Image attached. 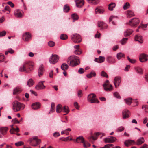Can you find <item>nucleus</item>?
<instances>
[{"label":"nucleus","instance_id":"nucleus-1","mask_svg":"<svg viewBox=\"0 0 148 148\" xmlns=\"http://www.w3.org/2000/svg\"><path fill=\"white\" fill-rule=\"evenodd\" d=\"M67 62L69 66L74 67L80 64V60L79 57L72 55L68 58Z\"/></svg>","mask_w":148,"mask_h":148},{"label":"nucleus","instance_id":"nucleus-2","mask_svg":"<svg viewBox=\"0 0 148 148\" xmlns=\"http://www.w3.org/2000/svg\"><path fill=\"white\" fill-rule=\"evenodd\" d=\"M33 65V63L29 62H26L24 63L22 66L19 68V70L21 72H29L33 69L32 67Z\"/></svg>","mask_w":148,"mask_h":148},{"label":"nucleus","instance_id":"nucleus-3","mask_svg":"<svg viewBox=\"0 0 148 148\" xmlns=\"http://www.w3.org/2000/svg\"><path fill=\"white\" fill-rule=\"evenodd\" d=\"M25 108V105L17 101H14L12 103V108L14 112L22 110Z\"/></svg>","mask_w":148,"mask_h":148},{"label":"nucleus","instance_id":"nucleus-4","mask_svg":"<svg viewBox=\"0 0 148 148\" xmlns=\"http://www.w3.org/2000/svg\"><path fill=\"white\" fill-rule=\"evenodd\" d=\"M71 38L72 40L75 43H79L81 42L82 40L80 36L77 33L72 35Z\"/></svg>","mask_w":148,"mask_h":148},{"label":"nucleus","instance_id":"nucleus-5","mask_svg":"<svg viewBox=\"0 0 148 148\" xmlns=\"http://www.w3.org/2000/svg\"><path fill=\"white\" fill-rule=\"evenodd\" d=\"M59 59V56L56 54H52L50 57L49 61L51 64H54L57 63Z\"/></svg>","mask_w":148,"mask_h":148},{"label":"nucleus","instance_id":"nucleus-6","mask_svg":"<svg viewBox=\"0 0 148 148\" xmlns=\"http://www.w3.org/2000/svg\"><path fill=\"white\" fill-rule=\"evenodd\" d=\"M104 89L105 90L107 91H110L113 90V88L112 85L110 83L109 81L106 80L103 84Z\"/></svg>","mask_w":148,"mask_h":148},{"label":"nucleus","instance_id":"nucleus-7","mask_svg":"<svg viewBox=\"0 0 148 148\" xmlns=\"http://www.w3.org/2000/svg\"><path fill=\"white\" fill-rule=\"evenodd\" d=\"M88 99L91 103H98L99 102L96 99V95L94 94H91L89 95L88 97Z\"/></svg>","mask_w":148,"mask_h":148},{"label":"nucleus","instance_id":"nucleus-8","mask_svg":"<svg viewBox=\"0 0 148 148\" xmlns=\"http://www.w3.org/2000/svg\"><path fill=\"white\" fill-rule=\"evenodd\" d=\"M139 23V19L137 18L132 19L129 22V24L132 27H134Z\"/></svg>","mask_w":148,"mask_h":148},{"label":"nucleus","instance_id":"nucleus-9","mask_svg":"<svg viewBox=\"0 0 148 148\" xmlns=\"http://www.w3.org/2000/svg\"><path fill=\"white\" fill-rule=\"evenodd\" d=\"M116 140V138L114 137L108 136L104 138V141L105 143H112L114 142Z\"/></svg>","mask_w":148,"mask_h":148},{"label":"nucleus","instance_id":"nucleus-10","mask_svg":"<svg viewBox=\"0 0 148 148\" xmlns=\"http://www.w3.org/2000/svg\"><path fill=\"white\" fill-rule=\"evenodd\" d=\"M148 60V55H147L143 53L141 54L139 56V60L142 62L147 61Z\"/></svg>","mask_w":148,"mask_h":148},{"label":"nucleus","instance_id":"nucleus-11","mask_svg":"<svg viewBox=\"0 0 148 148\" xmlns=\"http://www.w3.org/2000/svg\"><path fill=\"white\" fill-rule=\"evenodd\" d=\"M106 60L107 62L109 64H113L116 62L115 58L112 56H109L107 57Z\"/></svg>","mask_w":148,"mask_h":148},{"label":"nucleus","instance_id":"nucleus-12","mask_svg":"<svg viewBox=\"0 0 148 148\" xmlns=\"http://www.w3.org/2000/svg\"><path fill=\"white\" fill-rule=\"evenodd\" d=\"M121 82V77L119 76L115 77L114 81V83L116 88H117L120 85Z\"/></svg>","mask_w":148,"mask_h":148},{"label":"nucleus","instance_id":"nucleus-13","mask_svg":"<svg viewBox=\"0 0 148 148\" xmlns=\"http://www.w3.org/2000/svg\"><path fill=\"white\" fill-rule=\"evenodd\" d=\"M44 81H41L39 82L35 86V88L37 90L44 89L45 87L44 85Z\"/></svg>","mask_w":148,"mask_h":148},{"label":"nucleus","instance_id":"nucleus-14","mask_svg":"<svg viewBox=\"0 0 148 148\" xmlns=\"http://www.w3.org/2000/svg\"><path fill=\"white\" fill-rule=\"evenodd\" d=\"M124 144L126 146L128 147L130 145H135L136 142L134 140L128 139L125 141Z\"/></svg>","mask_w":148,"mask_h":148},{"label":"nucleus","instance_id":"nucleus-15","mask_svg":"<svg viewBox=\"0 0 148 148\" xmlns=\"http://www.w3.org/2000/svg\"><path fill=\"white\" fill-rule=\"evenodd\" d=\"M129 111L127 109L123 110L122 112V116L123 119H126L129 117Z\"/></svg>","mask_w":148,"mask_h":148},{"label":"nucleus","instance_id":"nucleus-16","mask_svg":"<svg viewBox=\"0 0 148 148\" xmlns=\"http://www.w3.org/2000/svg\"><path fill=\"white\" fill-rule=\"evenodd\" d=\"M31 37V34L28 32H26L23 35L22 38L24 41H27L29 40Z\"/></svg>","mask_w":148,"mask_h":148},{"label":"nucleus","instance_id":"nucleus-17","mask_svg":"<svg viewBox=\"0 0 148 148\" xmlns=\"http://www.w3.org/2000/svg\"><path fill=\"white\" fill-rule=\"evenodd\" d=\"M104 11V9L100 7H97L95 9V14H101L103 13Z\"/></svg>","mask_w":148,"mask_h":148},{"label":"nucleus","instance_id":"nucleus-18","mask_svg":"<svg viewBox=\"0 0 148 148\" xmlns=\"http://www.w3.org/2000/svg\"><path fill=\"white\" fill-rule=\"evenodd\" d=\"M15 16L18 18H21L22 16V12L18 9L16 10L14 12Z\"/></svg>","mask_w":148,"mask_h":148},{"label":"nucleus","instance_id":"nucleus-19","mask_svg":"<svg viewBox=\"0 0 148 148\" xmlns=\"http://www.w3.org/2000/svg\"><path fill=\"white\" fill-rule=\"evenodd\" d=\"M44 67L42 64L40 65L38 71V75L40 77L43 75L44 72Z\"/></svg>","mask_w":148,"mask_h":148},{"label":"nucleus","instance_id":"nucleus-20","mask_svg":"<svg viewBox=\"0 0 148 148\" xmlns=\"http://www.w3.org/2000/svg\"><path fill=\"white\" fill-rule=\"evenodd\" d=\"M8 130V128L7 127H3L0 128V132L3 135L6 134Z\"/></svg>","mask_w":148,"mask_h":148},{"label":"nucleus","instance_id":"nucleus-21","mask_svg":"<svg viewBox=\"0 0 148 148\" xmlns=\"http://www.w3.org/2000/svg\"><path fill=\"white\" fill-rule=\"evenodd\" d=\"M22 91V89L21 87H16L13 90V94L14 95L20 93Z\"/></svg>","mask_w":148,"mask_h":148},{"label":"nucleus","instance_id":"nucleus-22","mask_svg":"<svg viewBox=\"0 0 148 148\" xmlns=\"http://www.w3.org/2000/svg\"><path fill=\"white\" fill-rule=\"evenodd\" d=\"M134 40H135L138 41L139 42L141 43H142L143 42L142 37L140 35H138L135 36Z\"/></svg>","mask_w":148,"mask_h":148},{"label":"nucleus","instance_id":"nucleus-23","mask_svg":"<svg viewBox=\"0 0 148 148\" xmlns=\"http://www.w3.org/2000/svg\"><path fill=\"white\" fill-rule=\"evenodd\" d=\"M76 141L78 143H83V144L85 141L84 138L82 136L77 137L76 138Z\"/></svg>","mask_w":148,"mask_h":148},{"label":"nucleus","instance_id":"nucleus-24","mask_svg":"<svg viewBox=\"0 0 148 148\" xmlns=\"http://www.w3.org/2000/svg\"><path fill=\"white\" fill-rule=\"evenodd\" d=\"M133 31L130 29H127L124 32V36H128L132 34Z\"/></svg>","mask_w":148,"mask_h":148},{"label":"nucleus","instance_id":"nucleus-25","mask_svg":"<svg viewBox=\"0 0 148 148\" xmlns=\"http://www.w3.org/2000/svg\"><path fill=\"white\" fill-rule=\"evenodd\" d=\"M40 103H35L32 104V108L34 109H37L40 108Z\"/></svg>","mask_w":148,"mask_h":148},{"label":"nucleus","instance_id":"nucleus-26","mask_svg":"<svg viewBox=\"0 0 148 148\" xmlns=\"http://www.w3.org/2000/svg\"><path fill=\"white\" fill-rule=\"evenodd\" d=\"M98 25L99 27L101 28V29L105 28L106 27V24L102 21L98 22Z\"/></svg>","mask_w":148,"mask_h":148},{"label":"nucleus","instance_id":"nucleus-27","mask_svg":"<svg viewBox=\"0 0 148 148\" xmlns=\"http://www.w3.org/2000/svg\"><path fill=\"white\" fill-rule=\"evenodd\" d=\"M145 140L143 137H141L137 140L136 142L135 145H140L144 142Z\"/></svg>","mask_w":148,"mask_h":148},{"label":"nucleus","instance_id":"nucleus-28","mask_svg":"<svg viewBox=\"0 0 148 148\" xmlns=\"http://www.w3.org/2000/svg\"><path fill=\"white\" fill-rule=\"evenodd\" d=\"M84 4V1L83 0H80L76 2V5L78 7H81Z\"/></svg>","mask_w":148,"mask_h":148},{"label":"nucleus","instance_id":"nucleus-29","mask_svg":"<svg viewBox=\"0 0 148 148\" xmlns=\"http://www.w3.org/2000/svg\"><path fill=\"white\" fill-rule=\"evenodd\" d=\"M126 14L127 17L130 18L134 16V14L132 11L129 10L127 11Z\"/></svg>","mask_w":148,"mask_h":148},{"label":"nucleus","instance_id":"nucleus-30","mask_svg":"<svg viewBox=\"0 0 148 148\" xmlns=\"http://www.w3.org/2000/svg\"><path fill=\"white\" fill-rule=\"evenodd\" d=\"M125 55L122 53L120 52L117 53L116 57L118 60H120L122 58H125Z\"/></svg>","mask_w":148,"mask_h":148},{"label":"nucleus","instance_id":"nucleus-31","mask_svg":"<svg viewBox=\"0 0 148 148\" xmlns=\"http://www.w3.org/2000/svg\"><path fill=\"white\" fill-rule=\"evenodd\" d=\"M62 106L59 104L56 107V112L57 113H60L61 111H62Z\"/></svg>","mask_w":148,"mask_h":148},{"label":"nucleus","instance_id":"nucleus-32","mask_svg":"<svg viewBox=\"0 0 148 148\" xmlns=\"http://www.w3.org/2000/svg\"><path fill=\"white\" fill-rule=\"evenodd\" d=\"M34 81L32 79H29L27 82V85L29 87H30L34 84Z\"/></svg>","mask_w":148,"mask_h":148},{"label":"nucleus","instance_id":"nucleus-33","mask_svg":"<svg viewBox=\"0 0 148 148\" xmlns=\"http://www.w3.org/2000/svg\"><path fill=\"white\" fill-rule=\"evenodd\" d=\"M96 74L95 73L92 71L90 73L86 75L87 77L89 78H90L92 77H95L96 76Z\"/></svg>","mask_w":148,"mask_h":148},{"label":"nucleus","instance_id":"nucleus-34","mask_svg":"<svg viewBox=\"0 0 148 148\" xmlns=\"http://www.w3.org/2000/svg\"><path fill=\"white\" fill-rule=\"evenodd\" d=\"M62 112L66 113L64 115L66 114L69 111L68 107L66 106H64L63 108H62Z\"/></svg>","mask_w":148,"mask_h":148},{"label":"nucleus","instance_id":"nucleus-35","mask_svg":"<svg viewBox=\"0 0 148 148\" xmlns=\"http://www.w3.org/2000/svg\"><path fill=\"white\" fill-rule=\"evenodd\" d=\"M105 60V58L103 56H100L98 58V61L97 62L99 63H101L103 62Z\"/></svg>","mask_w":148,"mask_h":148},{"label":"nucleus","instance_id":"nucleus-36","mask_svg":"<svg viewBox=\"0 0 148 148\" xmlns=\"http://www.w3.org/2000/svg\"><path fill=\"white\" fill-rule=\"evenodd\" d=\"M19 130L18 128L17 127L15 129L13 127H12V128L10 130V132L11 134H14V133L15 132H19Z\"/></svg>","mask_w":148,"mask_h":148},{"label":"nucleus","instance_id":"nucleus-37","mask_svg":"<svg viewBox=\"0 0 148 148\" xmlns=\"http://www.w3.org/2000/svg\"><path fill=\"white\" fill-rule=\"evenodd\" d=\"M68 65L66 63H63L61 66V68L62 69L64 70H66L68 69Z\"/></svg>","mask_w":148,"mask_h":148},{"label":"nucleus","instance_id":"nucleus-38","mask_svg":"<svg viewBox=\"0 0 148 148\" xmlns=\"http://www.w3.org/2000/svg\"><path fill=\"white\" fill-rule=\"evenodd\" d=\"M124 100L127 104L130 105L132 103V99L131 98H128L126 99H125Z\"/></svg>","mask_w":148,"mask_h":148},{"label":"nucleus","instance_id":"nucleus-39","mask_svg":"<svg viewBox=\"0 0 148 148\" xmlns=\"http://www.w3.org/2000/svg\"><path fill=\"white\" fill-rule=\"evenodd\" d=\"M116 5L114 3H112L109 5L108 9L112 11L115 7Z\"/></svg>","mask_w":148,"mask_h":148},{"label":"nucleus","instance_id":"nucleus-40","mask_svg":"<svg viewBox=\"0 0 148 148\" xmlns=\"http://www.w3.org/2000/svg\"><path fill=\"white\" fill-rule=\"evenodd\" d=\"M14 52V51L13 50L12 48H9L7 51L5 52V55H7L8 53L10 54H13Z\"/></svg>","mask_w":148,"mask_h":148},{"label":"nucleus","instance_id":"nucleus-41","mask_svg":"<svg viewBox=\"0 0 148 148\" xmlns=\"http://www.w3.org/2000/svg\"><path fill=\"white\" fill-rule=\"evenodd\" d=\"M33 140L36 142V143L35 144L37 145L41 143V140L40 139H38L36 136H35L33 137Z\"/></svg>","mask_w":148,"mask_h":148},{"label":"nucleus","instance_id":"nucleus-42","mask_svg":"<svg viewBox=\"0 0 148 148\" xmlns=\"http://www.w3.org/2000/svg\"><path fill=\"white\" fill-rule=\"evenodd\" d=\"M70 10L69 7L67 5H64L63 8V10L64 12H67Z\"/></svg>","mask_w":148,"mask_h":148},{"label":"nucleus","instance_id":"nucleus-43","mask_svg":"<svg viewBox=\"0 0 148 148\" xmlns=\"http://www.w3.org/2000/svg\"><path fill=\"white\" fill-rule=\"evenodd\" d=\"M83 147L85 148H87L90 146V144L88 141H84L83 144Z\"/></svg>","mask_w":148,"mask_h":148},{"label":"nucleus","instance_id":"nucleus-44","mask_svg":"<svg viewBox=\"0 0 148 148\" xmlns=\"http://www.w3.org/2000/svg\"><path fill=\"white\" fill-rule=\"evenodd\" d=\"M68 38L67 36L65 34H62L60 36V38L62 40H66Z\"/></svg>","mask_w":148,"mask_h":148},{"label":"nucleus","instance_id":"nucleus-45","mask_svg":"<svg viewBox=\"0 0 148 148\" xmlns=\"http://www.w3.org/2000/svg\"><path fill=\"white\" fill-rule=\"evenodd\" d=\"M72 18L74 20H77L78 18V17L77 15L75 14H73L71 15Z\"/></svg>","mask_w":148,"mask_h":148},{"label":"nucleus","instance_id":"nucleus-46","mask_svg":"<svg viewBox=\"0 0 148 148\" xmlns=\"http://www.w3.org/2000/svg\"><path fill=\"white\" fill-rule=\"evenodd\" d=\"M130 4L129 3H126L123 6V9L124 10H126L129 8L130 7Z\"/></svg>","mask_w":148,"mask_h":148},{"label":"nucleus","instance_id":"nucleus-47","mask_svg":"<svg viewBox=\"0 0 148 148\" xmlns=\"http://www.w3.org/2000/svg\"><path fill=\"white\" fill-rule=\"evenodd\" d=\"M74 53L76 55H79L82 53V51L80 49L79 50H75Z\"/></svg>","mask_w":148,"mask_h":148},{"label":"nucleus","instance_id":"nucleus-48","mask_svg":"<svg viewBox=\"0 0 148 148\" xmlns=\"http://www.w3.org/2000/svg\"><path fill=\"white\" fill-rule=\"evenodd\" d=\"M5 56L3 54L0 53V63L4 61Z\"/></svg>","mask_w":148,"mask_h":148},{"label":"nucleus","instance_id":"nucleus-49","mask_svg":"<svg viewBox=\"0 0 148 148\" xmlns=\"http://www.w3.org/2000/svg\"><path fill=\"white\" fill-rule=\"evenodd\" d=\"M88 2L92 4H96L97 3V0H87Z\"/></svg>","mask_w":148,"mask_h":148},{"label":"nucleus","instance_id":"nucleus-50","mask_svg":"<svg viewBox=\"0 0 148 148\" xmlns=\"http://www.w3.org/2000/svg\"><path fill=\"white\" fill-rule=\"evenodd\" d=\"M101 75L102 76L106 78L108 77V76L107 74L104 71H102L101 72Z\"/></svg>","mask_w":148,"mask_h":148},{"label":"nucleus","instance_id":"nucleus-51","mask_svg":"<svg viewBox=\"0 0 148 148\" xmlns=\"http://www.w3.org/2000/svg\"><path fill=\"white\" fill-rule=\"evenodd\" d=\"M127 59L129 61V62L131 63L134 64L136 62V60L134 59H131L129 56H127Z\"/></svg>","mask_w":148,"mask_h":148},{"label":"nucleus","instance_id":"nucleus-52","mask_svg":"<svg viewBox=\"0 0 148 148\" xmlns=\"http://www.w3.org/2000/svg\"><path fill=\"white\" fill-rule=\"evenodd\" d=\"M10 8L8 6H6L4 8V9L2 10V11L4 12H5L6 11H8L10 13Z\"/></svg>","mask_w":148,"mask_h":148},{"label":"nucleus","instance_id":"nucleus-53","mask_svg":"<svg viewBox=\"0 0 148 148\" xmlns=\"http://www.w3.org/2000/svg\"><path fill=\"white\" fill-rule=\"evenodd\" d=\"M24 144L23 142L21 141H19L15 143V145L17 146H20L23 145Z\"/></svg>","mask_w":148,"mask_h":148},{"label":"nucleus","instance_id":"nucleus-54","mask_svg":"<svg viewBox=\"0 0 148 148\" xmlns=\"http://www.w3.org/2000/svg\"><path fill=\"white\" fill-rule=\"evenodd\" d=\"M48 45L50 47H52L55 45V43L53 41H50L48 42Z\"/></svg>","mask_w":148,"mask_h":148},{"label":"nucleus","instance_id":"nucleus-55","mask_svg":"<svg viewBox=\"0 0 148 148\" xmlns=\"http://www.w3.org/2000/svg\"><path fill=\"white\" fill-rule=\"evenodd\" d=\"M114 97L118 99L121 98V97L118 93L115 92L114 93Z\"/></svg>","mask_w":148,"mask_h":148},{"label":"nucleus","instance_id":"nucleus-56","mask_svg":"<svg viewBox=\"0 0 148 148\" xmlns=\"http://www.w3.org/2000/svg\"><path fill=\"white\" fill-rule=\"evenodd\" d=\"M113 146V145L112 144L110 143L107 145H105L104 147V148H110V147H112Z\"/></svg>","mask_w":148,"mask_h":148},{"label":"nucleus","instance_id":"nucleus-57","mask_svg":"<svg viewBox=\"0 0 148 148\" xmlns=\"http://www.w3.org/2000/svg\"><path fill=\"white\" fill-rule=\"evenodd\" d=\"M12 123H19V121H18L16 118H14V119L12 120Z\"/></svg>","mask_w":148,"mask_h":148},{"label":"nucleus","instance_id":"nucleus-58","mask_svg":"<svg viewBox=\"0 0 148 148\" xmlns=\"http://www.w3.org/2000/svg\"><path fill=\"white\" fill-rule=\"evenodd\" d=\"M128 39L127 38H124L121 40V43L122 44H125Z\"/></svg>","mask_w":148,"mask_h":148},{"label":"nucleus","instance_id":"nucleus-59","mask_svg":"<svg viewBox=\"0 0 148 148\" xmlns=\"http://www.w3.org/2000/svg\"><path fill=\"white\" fill-rule=\"evenodd\" d=\"M124 130V128L123 127H119L117 130L116 131L118 132H121Z\"/></svg>","mask_w":148,"mask_h":148},{"label":"nucleus","instance_id":"nucleus-60","mask_svg":"<svg viewBox=\"0 0 148 148\" xmlns=\"http://www.w3.org/2000/svg\"><path fill=\"white\" fill-rule=\"evenodd\" d=\"M6 34V32L5 31H3L0 32V37L5 36Z\"/></svg>","mask_w":148,"mask_h":148},{"label":"nucleus","instance_id":"nucleus-61","mask_svg":"<svg viewBox=\"0 0 148 148\" xmlns=\"http://www.w3.org/2000/svg\"><path fill=\"white\" fill-rule=\"evenodd\" d=\"M84 69L82 68H80L78 71V73L79 74H82L84 72Z\"/></svg>","mask_w":148,"mask_h":148},{"label":"nucleus","instance_id":"nucleus-62","mask_svg":"<svg viewBox=\"0 0 148 148\" xmlns=\"http://www.w3.org/2000/svg\"><path fill=\"white\" fill-rule=\"evenodd\" d=\"M7 4L10 5L12 8H13L14 6V4L11 1H8L7 2Z\"/></svg>","mask_w":148,"mask_h":148},{"label":"nucleus","instance_id":"nucleus-63","mask_svg":"<svg viewBox=\"0 0 148 148\" xmlns=\"http://www.w3.org/2000/svg\"><path fill=\"white\" fill-rule=\"evenodd\" d=\"M142 108L144 109L145 111L146 112H148V110L147 109V106L146 105H143L142 106Z\"/></svg>","mask_w":148,"mask_h":148},{"label":"nucleus","instance_id":"nucleus-64","mask_svg":"<svg viewBox=\"0 0 148 148\" xmlns=\"http://www.w3.org/2000/svg\"><path fill=\"white\" fill-rule=\"evenodd\" d=\"M53 135L55 137H56L60 136V134L59 132H56L53 134Z\"/></svg>","mask_w":148,"mask_h":148}]
</instances>
